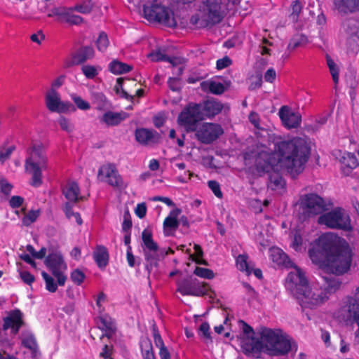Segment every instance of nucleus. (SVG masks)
<instances>
[{"label":"nucleus","mask_w":359,"mask_h":359,"mask_svg":"<svg viewBox=\"0 0 359 359\" xmlns=\"http://www.w3.org/2000/svg\"><path fill=\"white\" fill-rule=\"evenodd\" d=\"M277 154L261 151L255 158V165L259 172H270L280 163L291 175L303 171L310 154L307 142L302 137H293L275 145Z\"/></svg>","instance_id":"obj_1"},{"label":"nucleus","mask_w":359,"mask_h":359,"mask_svg":"<svg viewBox=\"0 0 359 359\" xmlns=\"http://www.w3.org/2000/svg\"><path fill=\"white\" fill-rule=\"evenodd\" d=\"M239 325L245 337L241 341L242 348L248 356L259 358L265 351L270 355H283L297 350L294 341L281 330L265 329L259 340L252 337L253 329L245 322L240 320Z\"/></svg>","instance_id":"obj_2"},{"label":"nucleus","mask_w":359,"mask_h":359,"mask_svg":"<svg viewBox=\"0 0 359 359\" xmlns=\"http://www.w3.org/2000/svg\"><path fill=\"white\" fill-rule=\"evenodd\" d=\"M269 257L275 267L290 269L285 282L287 291L294 296L300 304L302 311L311 320L314 309V293L309 287L305 272L295 265L289 256L280 248L271 247L269 250Z\"/></svg>","instance_id":"obj_3"},{"label":"nucleus","mask_w":359,"mask_h":359,"mask_svg":"<svg viewBox=\"0 0 359 359\" xmlns=\"http://www.w3.org/2000/svg\"><path fill=\"white\" fill-rule=\"evenodd\" d=\"M316 244L324 255V265L332 273L342 275L351 267L353 253L348 242L334 232L323 233Z\"/></svg>","instance_id":"obj_4"},{"label":"nucleus","mask_w":359,"mask_h":359,"mask_svg":"<svg viewBox=\"0 0 359 359\" xmlns=\"http://www.w3.org/2000/svg\"><path fill=\"white\" fill-rule=\"evenodd\" d=\"M48 158L41 144H34L25 161V172L31 176L30 185L39 187L43 183L42 172L48 169Z\"/></svg>","instance_id":"obj_5"},{"label":"nucleus","mask_w":359,"mask_h":359,"mask_svg":"<svg viewBox=\"0 0 359 359\" xmlns=\"http://www.w3.org/2000/svg\"><path fill=\"white\" fill-rule=\"evenodd\" d=\"M223 18L222 0H205L200 6L199 13L191 17V22L199 27H206L220 22Z\"/></svg>","instance_id":"obj_6"},{"label":"nucleus","mask_w":359,"mask_h":359,"mask_svg":"<svg viewBox=\"0 0 359 359\" xmlns=\"http://www.w3.org/2000/svg\"><path fill=\"white\" fill-rule=\"evenodd\" d=\"M144 18L151 22H158L162 25L174 27L177 22L173 11L161 4L159 0H153L143 6Z\"/></svg>","instance_id":"obj_7"},{"label":"nucleus","mask_w":359,"mask_h":359,"mask_svg":"<svg viewBox=\"0 0 359 359\" xmlns=\"http://www.w3.org/2000/svg\"><path fill=\"white\" fill-rule=\"evenodd\" d=\"M317 222L319 224L325 225L331 229L350 231L353 229L349 215L341 207L332 208L322 214L318 217Z\"/></svg>","instance_id":"obj_8"},{"label":"nucleus","mask_w":359,"mask_h":359,"mask_svg":"<svg viewBox=\"0 0 359 359\" xmlns=\"http://www.w3.org/2000/svg\"><path fill=\"white\" fill-rule=\"evenodd\" d=\"M313 231V226L307 231L298 227L295 229L294 238L290 244V247L297 252L305 253L308 250L309 256L312 263H314Z\"/></svg>","instance_id":"obj_9"},{"label":"nucleus","mask_w":359,"mask_h":359,"mask_svg":"<svg viewBox=\"0 0 359 359\" xmlns=\"http://www.w3.org/2000/svg\"><path fill=\"white\" fill-rule=\"evenodd\" d=\"M203 120L196 103L188 104L180 113L177 123L187 132L196 131L199 121Z\"/></svg>","instance_id":"obj_10"},{"label":"nucleus","mask_w":359,"mask_h":359,"mask_svg":"<svg viewBox=\"0 0 359 359\" xmlns=\"http://www.w3.org/2000/svg\"><path fill=\"white\" fill-rule=\"evenodd\" d=\"M45 264L53 276L57 278L60 286H64L67 279L65 271L67 269L63 256L59 252L50 253L45 259Z\"/></svg>","instance_id":"obj_11"},{"label":"nucleus","mask_w":359,"mask_h":359,"mask_svg":"<svg viewBox=\"0 0 359 359\" xmlns=\"http://www.w3.org/2000/svg\"><path fill=\"white\" fill-rule=\"evenodd\" d=\"M339 314L345 320L355 323L359 333V286L355 289L353 297H347L344 304L339 310Z\"/></svg>","instance_id":"obj_12"},{"label":"nucleus","mask_w":359,"mask_h":359,"mask_svg":"<svg viewBox=\"0 0 359 359\" xmlns=\"http://www.w3.org/2000/svg\"><path fill=\"white\" fill-rule=\"evenodd\" d=\"M177 291L182 295L203 296L207 294L206 285L196 278H184L177 282Z\"/></svg>","instance_id":"obj_13"},{"label":"nucleus","mask_w":359,"mask_h":359,"mask_svg":"<svg viewBox=\"0 0 359 359\" xmlns=\"http://www.w3.org/2000/svg\"><path fill=\"white\" fill-rule=\"evenodd\" d=\"M196 131L198 140L203 144L213 142L224 133L222 126L213 123H204Z\"/></svg>","instance_id":"obj_14"},{"label":"nucleus","mask_w":359,"mask_h":359,"mask_svg":"<svg viewBox=\"0 0 359 359\" xmlns=\"http://www.w3.org/2000/svg\"><path fill=\"white\" fill-rule=\"evenodd\" d=\"M294 207L299 220L304 222L312 217L314 215V194L301 195Z\"/></svg>","instance_id":"obj_15"},{"label":"nucleus","mask_w":359,"mask_h":359,"mask_svg":"<svg viewBox=\"0 0 359 359\" xmlns=\"http://www.w3.org/2000/svg\"><path fill=\"white\" fill-rule=\"evenodd\" d=\"M72 7L57 6L53 7L48 11V18L56 17L57 20L60 22H67L70 25H78L83 22V18L73 13Z\"/></svg>","instance_id":"obj_16"},{"label":"nucleus","mask_w":359,"mask_h":359,"mask_svg":"<svg viewBox=\"0 0 359 359\" xmlns=\"http://www.w3.org/2000/svg\"><path fill=\"white\" fill-rule=\"evenodd\" d=\"M45 102L47 109L51 112L66 113L73 107L69 102H63L57 90H48L46 94Z\"/></svg>","instance_id":"obj_17"},{"label":"nucleus","mask_w":359,"mask_h":359,"mask_svg":"<svg viewBox=\"0 0 359 359\" xmlns=\"http://www.w3.org/2000/svg\"><path fill=\"white\" fill-rule=\"evenodd\" d=\"M98 175L104 176L107 179V182L111 187L118 189L126 187L114 164L108 163L102 165L98 170Z\"/></svg>","instance_id":"obj_18"},{"label":"nucleus","mask_w":359,"mask_h":359,"mask_svg":"<svg viewBox=\"0 0 359 359\" xmlns=\"http://www.w3.org/2000/svg\"><path fill=\"white\" fill-rule=\"evenodd\" d=\"M3 329L11 330V334L16 335L24 325L23 313L18 309L11 310L3 318Z\"/></svg>","instance_id":"obj_19"},{"label":"nucleus","mask_w":359,"mask_h":359,"mask_svg":"<svg viewBox=\"0 0 359 359\" xmlns=\"http://www.w3.org/2000/svg\"><path fill=\"white\" fill-rule=\"evenodd\" d=\"M203 120L206 118H212L219 114L222 109V104L215 99H208L200 103H196Z\"/></svg>","instance_id":"obj_20"},{"label":"nucleus","mask_w":359,"mask_h":359,"mask_svg":"<svg viewBox=\"0 0 359 359\" xmlns=\"http://www.w3.org/2000/svg\"><path fill=\"white\" fill-rule=\"evenodd\" d=\"M283 126L288 129L297 128L300 126L302 116L287 106H283L278 112Z\"/></svg>","instance_id":"obj_21"},{"label":"nucleus","mask_w":359,"mask_h":359,"mask_svg":"<svg viewBox=\"0 0 359 359\" xmlns=\"http://www.w3.org/2000/svg\"><path fill=\"white\" fill-rule=\"evenodd\" d=\"M135 140L142 145L155 144L159 138L158 133L151 129L145 128H137L135 131Z\"/></svg>","instance_id":"obj_22"},{"label":"nucleus","mask_w":359,"mask_h":359,"mask_svg":"<svg viewBox=\"0 0 359 359\" xmlns=\"http://www.w3.org/2000/svg\"><path fill=\"white\" fill-rule=\"evenodd\" d=\"M339 162L341 164V173L344 176H349L359 165L356 156L351 152H344L339 158Z\"/></svg>","instance_id":"obj_23"},{"label":"nucleus","mask_w":359,"mask_h":359,"mask_svg":"<svg viewBox=\"0 0 359 359\" xmlns=\"http://www.w3.org/2000/svg\"><path fill=\"white\" fill-rule=\"evenodd\" d=\"M181 212L182 210L180 208H175L170 212L169 215L165 219L163 222V229L166 236L170 235L178 228L179 222L177 217Z\"/></svg>","instance_id":"obj_24"},{"label":"nucleus","mask_w":359,"mask_h":359,"mask_svg":"<svg viewBox=\"0 0 359 359\" xmlns=\"http://www.w3.org/2000/svg\"><path fill=\"white\" fill-rule=\"evenodd\" d=\"M62 193L65 198L69 201L75 203L79 200H83L86 198L80 195L79 184L74 181H69L62 188Z\"/></svg>","instance_id":"obj_25"},{"label":"nucleus","mask_w":359,"mask_h":359,"mask_svg":"<svg viewBox=\"0 0 359 359\" xmlns=\"http://www.w3.org/2000/svg\"><path fill=\"white\" fill-rule=\"evenodd\" d=\"M128 117V114L125 111L114 112L107 111L100 118V121L107 126H114L121 123Z\"/></svg>","instance_id":"obj_26"},{"label":"nucleus","mask_w":359,"mask_h":359,"mask_svg":"<svg viewBox=\"0 0 359 359\" xmlns=\"http://www.w3.org/2000/svg\"><path fill=\"white\" fill-rule=\"evenodd\" d=\"M93 259L97 266L102 269H104L109 262V252L103 245H97L93 254Z\"/></svg>","instance_id":"obj_27"},{"label":"nucleus","mask_w":359,"mask_h":359,"mask_svg":"<svg viewBox=\"0 0 359 359\" xmlns=\"http://www.w3.org/2000/svg\"><path fill=\"white\" fill-rule=\"evenodd\" d=\"M146 261L145 269L149 276L154 268H156L159 261V250L142 252Z\"/></svg>","instance_id":"obj_28"},{"label":"nucleus","mask_w":359,"mask_h":359,"mask_svg":"<svg viewBox=\"0 0 359 359\" xmlns=\"http://www.w3.org/2000/svg\"><path fill=\"white\" fill-rule=\"evenodd\" d=\"M142 243L141 244L142 252L159 250V246L152 238V233L149 229H144L142 233Z\"/></svg>","instance_id":"obj_29"},{"label":"nucleus","mask_w":359,"mask_h":359,"mask_svg":"<svg viewBox=\"0 0 359 359\" xmlns=\"http://www.w3.org/2000/svg\"><path fill=\"white\" fill-rule=\"evenodd\" d=\"M22 345L29 349L34 356L36 355L38 352V346L34 334L29 331L23 332L21 334Z\"/></svg>","instance_id":"obj_30"},{"label":"nucleus","mask_w":359,"mask_h":359,"mask_svg":"<svg viewBox=\"0 0 359 359\" xmlns=\"http://www.w3.org/2000/svg\"><path fill=\"white\" fill-rule=\"evenodd\" d=\"M94 49L91 46L81 47L73 56L74 62L81 64L94 56Z\"/></svg>","instance_id":"obj_31"},{"label":"nucleus","mask_w":359,"mask_h":359,"mask_svg":"<svg viewBox=\"0 0 359 359\" xmlns=\"http://www.w3.org/2000/svg\"><path fill=\"white\" fill-rule=\"evenodd\" d=\"M90 98L93 104L96 105L95 109L98 111L105 110L109 105V102L105 95L102 92L93 91L90 93Z\"/></svg>","instance_id":"obj_32"},{"label":"nucleus","mask_w":359,"mask_h":359,"mask_svg":"<svg viewBox=\"0 0 359 359\" xmlns=\"http://www.w3.org/2000/svg\"><path fill=\"white\" fill-rule=\"evenodd\" d=\"M108 69L112 74L120 75L130 72L133 69V66L114 60L109 64Z\"/></svg>","instance_id":"obj_33"},{"label":"nucleus","mask_w":359,"mask_h":359,"mask_svg":"<svg viewBox=\"0 0 359 359\" xmlns=\"http://www.w3.org/2000/svg\"><path fill=\"white\" fill-rule=\"evenodd\" d=\"M98 327L106 332V335L113 333L115 330V325L113 320L108 316H102L97 322Z\"/></svg>","instance_id":"obj_34"},{"label":"nucleus","mask_w":359,"mask_h":359,"mask_svg":"<svg viewBox=\"0 0 359 359\" xmlns=\"http://www.w3.org/2000/svg\"><path fill=\"white\" fill-rule=\"evenodd\" d=\"M339 8L344 11H359V0H335Z\"/></svg>","instance_id":"obj_35"},{"label":"nucleus","mask_w":359,"mask_h":359,"mask_svg":"<svg viewBox=\"0 0 359 359\" xmlns=\"http://www.w3.org/2000/svg\"><path fill=\"white\" fill-rule=\"evenodd\" d=\"M334 206L333 201L330 198H322L316 194V209H318L320 212H328Z\"/></svg>","instance_id":"obj_36"},{"label":"nucleus","mask_w":359,"mask_h":359,"mask_svg":"<svg viewBox=\"0 0 359 359\" xmlns=\"http://www.w3.org/2000/svg\"><path fill=\"white\" fill-rule=\"evenodd\" d=\"M248 259L247 255H239L236 259V264L238 270L245 272L247 275H250L252 271V269L250 266Z\"/></svg>","instance_id":"obj_37"},{"label":"nucleus","mask_w":359,"mask_h":359,"mask_svg":"<svg viewBox=\"0 0 359 359\" xmlns=\"http://www.w3.org/2000/svg\"><path fill=\"white\" fill-rule=\"evenodd\" d=\"M101 70L102 68L100 66L85 65L81 67V72L88 79H95Z\"/></svg>","instance_id":"obj_38"},{"label":"nucleus","mask_w":359,"mask_h":359,"mask_svg":"<svg viewBox=\"0 0 359 359\" xmlns=\"http://www.w3.org/2000/svg\"><path fill=\"white\" fill-rule=\"evenodd\" d=\"M202 86L203 88H208L210 93L215 95H220L225 90V87L222 83L215 81H210L207 83H203Z\"/></svg>","instance_id":"obj_39"},{"label":"nucleus","mask_w":359,"mask_h":359,"mask_svg":"<svg viewBox=\"0 0 359 359\" xmlns=\"http://www.w3.org/2000/svg\"><path fill=\"white\" fill-rule=\"evenodd\" d=\"M326 60L332 80L334 84L337 85L339 82V67L327 54L326 55Z\"/></svg>","instance_id":"obj_40"},{"label":"nucleus","mask_w":359,"mask_h":359,"mask_svg":"<svg viewBox=\"0 0 359 359\" xmlns=\"http://www.w3.org/2000/svg\"><path fill=\"white\" fill-rule=\"evenodd\" d=\"M41 276L45 281L46 289L52 293L56 292L57 287L60 286L57 280L55 281L54 278L45 271L41 272Z\"/></svg>","instance_id":"obj_41"},{"label":"nucleus","mask_w":359,"mask_h":359,"mask_svg":"<svg viewBox=\"0 0 359 359\" xmlns=\"http://www.w3.org/2000/svg\"><path fill=\"white\" fill-rule=\"evenodd\" d=\"M40 215V210H30L22 218V224L25 226H30L32 223L36 221Z\"/></svg>","instance_id":"obj_42"},{"label":"nucleus","mask_w":359,"mask_h":359,"mask_svg":"<svg viewBox=\"0 0 359 359\" xmlns=\"http://www.w3.org/2000/svg\"><path fill=\"white\" fill-rule=\"evenodd\" d=\"M194 255H191L190 257L192 261L195 262L198 264H207V262L203 260V251L201 247L198 244L194 245Z\"/></svg>","instance_id":"obj_43"},{"label":"nucleus","mask_w":359,"mask_h":359,"mask_svg":"<svg viewBox=\"0 0 359 359\" xmlns=\"http://www.w3.org/2000/svg\"><path fill=\"white\" fill-rule=\"evenodd\" d=\"M70 97L78 109L83 111H87L90 109V104L87 101L84 100L81 97L74 93L71 94Z\"/></svg>","instance_id":"obj_44"},{"label":"nucleus","mask_w":359,"mask_h":359,"mask_svg":"<svg viewBox=\"0 0 359 359\" xmlns=\"http://www.w3.org/2000/svg\"><path fill=\"white\" fill-rule=\"evenodd\" d=\"M194 274L198 277L208 280H211L215 277V273L211 269L199 266L195 268Z\"/></svg>","instance_id":"obj_45"},{"label":"nucleus","mask_w":359,"mask_h":359,"mask_svg":"<svg viewBox=\"0 0 359 359\" xmlns=\"http://www.w3.org/2000/svg\"><path fill=\"white\" fill-rule=\"evenodd\" d=\"M109 44V41L107 34L104 32H100L96 41V45L98 50L100 52H104Z\"/></svg>","instance_id":"obj_46"},{"label":"nucleus","mask_w":359,"mask_h":359,"mask_svg":"<svg viewBox=\"0 0 359 359\" xmlns=\"http://www.w3.org/2000/svg\"><path fill=\"white\" fill-rule=\"evenodd\" d=\"M269 181L272 189L283 188L285 184L283 177L278 174L270 175Z\"/></svg>","instance_id":"obj_47"},{"label":"nucleus","mask_w":359,"mask_h":359,"mask_svg":"<svg viewBox=\"0 0 359 359\" xmlns=\"http://www.w3.org/2000/svg\"><path fill=\"white\" fill-rule=\"evenodd\" d=\"M147 57L153 62L165 61L172 62L171 59L160 50L151 52L148 54Z\"/></svg>","instance_id":"obj_48"},{"label":"nucleus","mask_w":359,"mask_h":359,"mask_svg":"<svg viewBox=\"0 0 359 359\" xmlns=\"http://www.w3.org/2000/svg\"><path fill=\"white\" fill-rule=\"evenodd\" d=\"M85 273L79 269L73 270L70 274L72 281L77 285H80L85 280Z\"/></svg>","instance_id":"obj_49"},{"label":"nucleus","mask_w":359,"mask_h":359,"mask_svg":"<svg viewBox=\"0 0 359 359\" xmlns=\"http://www.w3.org/2000/svg\"><path fill=\"white\" fill-rule=\"evenodd\" d=\"M15 149V147L13 145L6 148H4L3 146H0V162L4 163L6 161L9 159Z\"/></svg>","instance_id":"obj_50"},{"label":"nucleus","mask_w":359,"mask_h":359,"mask_svg":"<svg viewBox=\"0 0 359 359\" xmlns=\"http://www.w3.org/2000/svg\"><path fill=\"white\" fill-rule=\"evenodd\" d=\"M57 122L61 129L68 133L73 132L74 130V124L65 117L61 116L58 119Z\"/></svg>","instance_id":"obj_51"},{"label":"nucleus","mask_w":359,"mask_h":359,"mask_svg":"<svg viewBox=\"0 0 359 359\" xmlns=\"http://www.w3.org/2000/svg\"><path fill=\"white\" fill-rule=\"evenodd\" d=\"M208 186L216 197L219 198H222L223 194L219 182L215 180H210L208 182Z\"/></svg>","instance_id":"obj_52"},{"label":"nucleus","mask_w":359,"mask_h":359,"mask_svg":"<svg viewBox=\"0 0 359 359\" xmlns=\"http://www.w3.org/2000/svg\"><path fill=\"white\" fill-rule=\"evenodd\" d=\"M302 6L299 1L295 0L291 4V16L294 20H297L302 11Z\"/></svg>","instance_id":"obj_53"},{"label":"nucleus","mask_w":359,"mask_h":359,"mask_svg":"<svg viewBox=\"0 0 359 359\" xmlns=\"http://www.w3.org/2000/svg\"><path fill=\"white\" fill-rule=\"evenodd\" d=\"M169 88L172 91H179L181 89V81L178 77H170L168 80Z\"/></svg>","instance_id":"obj_54"},{"label":"nucleus","mask_w":359,"mask_h":359,"mask_svg":"<svg viewBox=\"0 0 359 359\" xmlns=\"http://www.w3.org/2000/svg\"><path fill=\"white\" fill-rule=\"evenodd\" d=\"M73 11H77L79 13H83V14H87L89 13L92 10V5L88 3H84L83 4H78L73 7Z\"/></svg>","instance_id":"obj_55"},{"label":"nucleus","mask_w":359,"mask_h":359,"mask_svg":"<svg viewBox=\"0 0 359 359\" xmlns=\"http://www.w3.org/2000/svg\"><path fill=\"white\" fill-rule=\"evenodd\" d=\"M6 331L7 330H4L3 328L1 330L0 329V345L3 348H8L12 345L11 341L6 333Z\"/></svg>","instance_id":"obj_56"},{"label":"nucleus","mask_w":359,"mask_h":359,"mask_svg":"<svg viewBox=\"0 0 359 359\" xmlns=\"http://www.w3.org/2000/svg\"><path fill=\"white\" fill-rule=\"evenodd\" d=\"M126 259L128 264L130 267H135L136 264L138 266L140 265V262H138L137 264L136 263V258L133 254L130 245H128L126 250Z\"/></svg>","instance_id":"obj_57"},{"label":"nucleus","mask_w":359,"mask_h":359,"mask_svg":"<svg viewBox=\"0 0 359 359\" xmlns=\"http://www.w3.org/2000/svg\"><path fill=\"white\" fill-rule=\"evenodd\" d=\"M20 276L22 280L27 285H32L35 280L34 276L27 271H21Z\"/></svg>","instance_id":"obj_58"},{"label":"nucleus","mask_w":359,"mask_h":359,"mask_svg":"<svg viewBox=\"0 0 359 359\" xmlns=\"http://www.w3.org/2000/svg\"><path fill=\"white\" fill-rule=\"evenodd\" d=\"M329 298V290L324 289L320 291V292L318 294V297H316V306L318 304H323L326 302Z\"/></svg>","instance_id":"obj_59"},{"label":"nucleus","mask_w":359,"mask_h":359,"mask_svg":"<svg viewBox=\"0 0 359 359\" xmlns=\"http://www.w3.org/2000/svg\"><path fill=\"white\" fill-rule=\"evenodd\" d=\"M231 65V60L228 57L225 56L221 59L217 60L216 67L217 69H223L228 67Z\"/></svg>","instance_id":"obj_60"},{"label":"nucleus","mask_w":359,"mask_h":359,"mask_svg":"<svg viewBox=\"0 0 359 359\" xmlns=\"http://www.w3.org/2000/svg\"><path fill=\"white\" fill-rule=\"evenodd\" d=\"M24 202V198L20 196H13L9 200V205L12 208L20 207Z\"/></svg>","instance_id":"obj_61"},{"label":"nucleus","mask_w":359,"mask_h":359,"mask_svg":"<svg viewBox=\"0 0 359 359\" xmlns=\"http://www.w3.org/2000/svg\"><path fill=\"white\" fill-rule=\"evenodd\" d=\"M250 205L255 213H260L263 210L262 201L259 199L251 200L250 202Z\"/></svg>","instance_id":"obj_62"},{"label":"nucleus","mask_w":359,"mask_h":359,"mask_svg":"<svg viewBox=\"0 0 359 359\" xmlns=\"http://www.w3.org/2000/svg\"><path fill=\"white\" fill-rule=\"evenodd\" d=\"M276 73L275 69L273 68H269L265 72L264 78L266 82L273 83L276 79Z\"/></svg>","instance_id":"obj_63"},{"label":"nucleus","mask_w":359,"mask_h":359,"mask_svg":"<svg viewBox=\"0 0 359 359\" xmlns=\"http://www.w3.org/2000/svg\"><path fill=\"white\" fill-rule=\"evenodd\" d=\"M12 188H13V186L10 183H8L7 181H6V180L1 181L0 189H1V191L3 194H4L6 195L10 194V193L12 190Z\"/></svg>","instance_id":"obj_64"}]
</instances>
